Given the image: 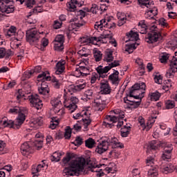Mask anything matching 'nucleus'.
<instances>
[{
	"label": "nucleus",
	"mask_w": 177,
	"mask_h": 177,
	"mask_svg": "<svg viewBox=\"0 0 177 177\" xmlns=\"http://www.w3.org/2000/svg\"><path fill=\"white\" fill-rule=\"evenodd\" d=\"M146 84L143 82L135 84L129 91V95L124 98V102L129 109H136L140 105L142 98L145 96Z\"/></svg>",
	"instance_id": "nucleus-1"
},
{
	"label": "nucleus",
	"mask_w": 177,
	"mask_h": 177,
	"mask_svg": "<svg viewBox=\"0 0 177 177\" xmlns=\"http://www.w3.org/2000/svg\"><path fill=\"white\" fill-rule=\"evenodd\" d=\"M95 30H97L99 32L103 31L100 37H96L97 42L100 44H107L109 39L113 38V33L109 30L105 28H115V24L110 20L101 19L100 21L96 22L94 25Z\"/></svg>",
	"instance_id": "nucleus-2"
},
{
	"label": "nucleus",
	"mask_w": 177,
	"mask_h": 177,
	"mask_svg": "<svg viewBox=\"0 0 177 177\" xmlns=\"http://www.w3.org/2000/svg\"><path fill=\"white\" fill-rule=\"evenodd\" d=\"M109 115H106L103 122L104 127L106 128H113L114 122H118L117 128H121L124 125V118L125 117V112L121 109H114L111 111Z\"/></svg>",
	"instance_id": "nucleus-3"
},
{
	"label": "nucleus",
	"mask_w": 177,
	"mask_h": 177,
	"mask_svg": "<svg viewBox=\"0 0 177 177\" xmlns=\"http://www.w3.org/2000/svg\"><path fill=\"white\" fill-rule=\"evenodd\" d=\"M85 158H77L69 162V167L64 169V174L66 176H78L80 172L84 171L85 167Z\"/></svg>",
	"instance_id": "nucleus-4"
},
{
	"label": "nucleus",
	"mask_w": 177,
	"mask_h": 177,
	"mask_svg": "<svg viewBox=\"0 0 177 177\" xmlns=\"http://www.w3.org/2000/svg\"><path fill=\"white\" fill-rule=\"evenodd\" d=\"M138 3L141 8L146 9L145 17L149 20L154 19V17L158 15V10L154 6V2L149 0H138Z\"/></svg>",
	"instance_id": "nucleus-5"
},
{
	"label": "nucleus",
	"mask_w": 177,
	"mask_h": 177,
	"mask_svg": "<svg viewBox=\"0 0 177 177\" xmlns=\"http://www.w3.org/2000/svg\"><path fill=\"white\" fill-rule=\"evenodd\" d=\"M43 35L44 32H39L35 28L29 29L26 31V41L30 45L37 48Z\"/></svg>",
	"instance_id": "nucleus-6"
},
{
	"label": "nucleus",
	"mask_w": 177,
	"mask_h": 177,
	"mask_svg": "<svg viewBox=\"0 0 177 177\" xmlns=\"http://www.w3.org/2000/svg\"><path fill=\"white\" fill-rule=\"evenodd\" d=\"M79 14L80 15L77 16V17L72 18L70 21L71 24L68 27L70 34H74L75 31H78L80 27H82V26L85 24V22H82V18L85 17L86 12L80 10H79Z\"/></svg>",
	"instance_id": "nucleus-7"
},
{
	"label": "nucleus",
	"mask_w": 177,
	"mask_h": 177,
	"mask_svg": "<svg viewBox=\"0 0 177 177\" xmlns=\"http://www.w3.org/2000/svg\"><path fill=\"white\" fill-rule=\"evenodd\" d=\"M37 81L41 82L38 91L40 95H46L49 93V86L45 81H50V75L48 72H43L37 76Z\"/></svg>",
	"instance_id": "nucleus-8"
},
{
	"label": "nucleus",
	"mask_w": 177,
	"mask_h": 177,
	"mask_svg": "<svg viewBox=\"0 0 177 177\" xmlns=\"http://www.w3.org/2000/svg\"><path fill=\"white\" fill-rule=\"evenodd\" d=\"M24 121H26V115L19 113L14 122L13 120L4 119L1 120V124L4 127H8V128H14V129H19Z\"/></svg>",
	"instance_id": "nucleus-9"
},
{
	"label": "nucleus",
	"mask_w": 177,
	"mask_h": 177,
	"mask_svg": "<svg viewBox=\"0 0 177 177\" xmlns=\"http://www.w3.org/2000/svg\"><path fill=\"white\" fill-rule=\"evenodd\" d=\"M70 93L64 92V106L71 111V113H74L77 110V104L80 102V100L77 97L71 96L69 97Z\"/></svg>",
	"instance_id": "nucleus-10"
},
{
	"label": "nucleus",
	"mask_w": 177,
	"mask_h": 177,
	"mask_svg": "<svg viewBox=\"0 0 177 177\" xmlns=\"http://www.w3.org/2000/svg\"><path fill=\"white\" fill-rule=\"evenodd\" d=\"M149 30L150 32L145 38V41L147 44H154L161 38V33L158 28H157V25L155 24H152L149 26Z\"/></svg>",
	"instance_id": "nucleus-11"
},
{
	"label": "nucleus",
	"mask_w": 177,
	"mask_h": 177,
	"mask_svg": "<svg viewBox=\"0 0 177 177\" xmlns=\"http://www.w3.org/2000/svg\"><path fill=\"white\" fill-rule=\"evenodd\" d=\"M86 87V82L80 80L76 85L71 84L66 86L64 89V92H65V93H69V95H73L75 93V92H80L82 89H85Z\"/></svg>",
	"instance_id": "nucleus-12"
},
{
	"label": "nucleus",
	"mask_w": 177,
	"mask_h": 177,
	"mask_svg": "<svg viewBox=\"0 0 177 177\" xmlns=\"http://www.w3.org/2000/svg\"><path fill=\"white\" fill-rule=\"evenodd\" d=\"M120 60H115L113 62L109 64V66H106L104 68L102 66H98L96 68L97 73L101 78H106V77H107V73H109V71H110V70L113 68L118 67V66H120Z\"/></svg>",
	"instance_id": "nucleus-13"
},
{
	"label": "nucleus",
	"mask_w": 177,
	"mask_h": 177,
	"mask_svg": "<svg viewBox=\"0 0 177 177\" xmlns=\"http://www.w3.org/2000/svg\"><path fill=\"white\" fill-rule=\"evenodd\" d=\"M29 101L32 107L37 109V110H41L44 104H42V100L39 98L38 94H32L28 96Z\"/></svg>",
	"instance_id": "nucleus-14"
},
{
	"label": "nucleus",
	"mask_w": 177,
	"mask_h": 177,
	"mask_svg": "<svg viewBox=\"0 0 177 177\" xmlns=\"http://www.w3.org/2000/svg\"><path fill=\"white\" fill-rule=\"evenodd\" d=\"M109 150V138L106 137L101 142L98 143L95 148V153L103 154Z\"/></svg>",
	"instance_id": "nucleus-15"
},
{
	"label": "nucleus",
	"mask_w": 177,
	"mask_h": 177,
	"mask_svg": "<svg viewBox=\"0 0 177 177\" xmlns=\"http://www.w3.org/2000/svg\"><path fill=\"white\" fill-rule=\"evenodd\" d=\"M85 0H71L67 4V10L69 12H75L77 8L84 6Z\"/></svg>",
	"instance_id": "nucleus-16"
},
{
	"label": "nucleus",
	"mask_w": 177,
	"mask_h": 177,
	"mask_svg": "<svg viewBox=\"0 0 177 177\" xmlns=\"http://www.w3.org/2000/svg\"><path fill=\"white\" fill-rule=\"evenodd\" d=\"M53 44L55 50H63L64 49V36H63L62 35H57L53 41Z\"/></svg>",
	"instance_id": "nucleus-17"
},
{
	"label": "nucleus",
	"mask_w": 177,
	"mask_h": 177,
	"mask_svg": "<svg viewBox=\"0 0 177 177\" xmlns=\"http://www.w3.org/2000/svg\"><path fill=\"white\" fill-rule=\"evenodd\" d=\"M177 71V58L173 57L171 62H170V69H169L166 73L167 78H172L174 77V74Z\"/></svg>",
	"instance_id": "nucleus-18"
},
{
	"label": "nucleus",
	"mask_w": 177,
	"mask_h": 177,
	"mask_svg": "<svg viewBox=\"0 0 177 177\" xmlns=\"http://www.w3.org/2000/svg\"><path fill=\"white\" fill-rule=\"evenodd\" d=\"M100 89L101 95H110L111 93V86L107 80H102L100 83Z\"/></svg>",
	"instance_id": "nucleus-19"
},
{
	"label": "nucleus",
	"mask_w": 177,
	"mask_h": 177,
	"mask_svg": "<svg viewBox=\"0 0 177 177\" xmlns=\"http://www.w3.org/2000/svg\"><path fill=\"white\" fill-rule=\"evenodd\" d=\"M104 167L106 165L104 164H100V165H93L91 169V172H95L96 176L102 177L104 176Z\"/></svg>",
	"instance_id": "nucleus-20"
},
{
	"label": "nucleus",
	"mask_w": 177,
	"mask_h": 177,
	"mask_svg": "<svg viewBox=\"0 0 177 177\" xmlns=\"http://www.w3.org/2000/svg\"><path fill=\"white\" fill-rule=\"evenodd\" d=\"M93 106L97 111H103L106 106V101L100 96L94 100Z\"/></svg>",
	"instance_id": "nucleus-21"
},
{
	"label": "nucleus",
	"mask_w": 177,
	"mask_h": 177,
	"mask_svg": "<svg viewBox=\"0 0 177 177\" xmlns=\"http://www.w3.org/2000/svg\"><path fill=\"white\" fill-rule=\"evenodd\" d=\"M34 151L31 142H25L21 145V153L23 156H28Z\"/></svg>",
	"instance_id": "nucleus-22"
},
{
	"label": "nucleus",
	"mask_w": 177,
	"mask_h": 177,
	"mask_svg": "<svg viewBox=\"0 0 177 177\" xmlns=\"http://www.w3.org/2000/svg\"><path fill=\"white\" fill-rule=\"evenodd\" d=\"M79 42L81 45H89V44H91L92 45H97L96 37H91L88 36H84L80 38Z\"/></svg>",
	"instance_id": "nucleus-23"
},
{
	"label": "nucleus",
	"mask_w": 177,
	"mask_h": 177,
	"mask_svg": "<svg viewBox=\"0 0 177 177\" xmlns=\"http://www.w3.org/2000/svg\"><path fill=\"white\" fill-rule=\"evenodd\" d=\"M50 104L54 109L55 113H63V109H62V101H60V99L53 97L51 98Z\"/></svg>",
	"instance_id": "nucleus-24"
},
{
	"label": "nucleus",
	"mask_w": 177,
	"mask_h": 177,
	"mask_svg": "<svg viewBox=\"0 0 177 177\" xmlns=\"http://www.w3.org/2000/svg\"><path fill=\"white\" fill-rule=\"evenodd\" d=\"M172 145L165 147L162 155V159L164 160V161H169V160H171L172 157Z\"/></svg>",
	"instance_id": "nucleus-25"
},
{
	"label": "nucleus",
	"mask_w": 177,
	"mask_h": 177,
	"mask_svg": "<svg viewBox=\"0 0 177 177\" xmlns=\"http://www.w3.org/2000/svg\"><path fill=\"white\" fill-rule=\"evenodd\" d=\"M110 145L113 149H124V144L121 143L115 137L109 138V146Z\"/></svg>",
	"instance_id": "nucleus-26"
},
{
	"label": "nucleus",
	"mask_w": 177,
	"mask_h": 177,
	"mask_svg": "<svg viewBox=\"0 0 177 177\" xmlns=\"http://www.w3.org/2000/svg\"><path fill=\"white\" fill-rule=\"evenodd\" d=\"M46 168H48V164H46V160H44L36 167L32 168V173L35 175V174H38V172H41V171L46 169Z\"/></svg>",
	"instance_id": "nucleus-27"
},
{
	"label": "nucleus",
	"mask_w": 177,
	"mask_h": 177,
	"mask_svg": "<svg viewBox=\"0 0 177 177\" xmlns=\"http://www.w3.org/2000/svg\"><path fill=\"white\" fill-rule=\"evenodd\" d=\"M138 122L143 129H147V131H149V129L153 127V124L156 122V120H154V118H152V120H149L146 126V124H145V119H143L142 117H140L138 118Z\"/></svg>",
	"instance_id": "nucleus-28"
},
{
	"label": "nucleus",
	"mask_w": 177,
	"mask_h": 177,
	"mask_svg": "<svg viewBox=\"0 0 177 177\" xmlns=\"http://www.w3.org/2000/svg\"><path fill=\"white\" fill-rule=\"evenodd\" d=\"M64 70H66V60L61 59L56 64L55 74L60 75V74H63Z\"/></svg>",
	"instance_id": "nucleus-29"
},
{
	"label": "nucleus",
	"mask_w": 177,
	"mask_h": 177,
	"mask_svg": "<svg viewBox=\"0 0 177 177\" xmlns=\"http://www.w3.org/2000/svg\"><path fill=\"white\" fill-rule=\"evenodd\" d=\"M84 117H91V112L88 109H83L82 111L73 115L74 120H82Z\"/></svg>",
	"instance_id": "nucleus-30"
},
{
	"label": "nucleus",
	"mask_w": 177,
	"mask_h": 177,
	"mask_svg": "<svg viewBox=\"0 0 177 177\" xmlns=\"http://www.w3.org/2000/svg\"><path fill=\"white\" fill-rule=\"evenodd\" d=\"M104 10H107V6H106V4L104 3L101 4L100 7L96 4H93L91 8V12L95 15L99 13V12L102 13V12H104Z\"/></svg>",
	"instance_id": "nucleus-31"
},
{
	"label": "nucleus",
	"mask_w": 177,
	"mask_h": 177,
	"mask_svg": "<svg viewBox=\"0 0 177 177\" xmlns=\"http://www.w3.org/2000/svg\"><path fill=\"white\" fill-rule=\"evenodd\" d=\"M120 72L115 71L109 76V80L113 85H118L120 84V77H118Z\"/></svg>",
	"instance_id": "nucleus-32"
},
{
	"label": "nucleus",
	"mask_w": 177,
	"mask_h": 177,
	"mask_svg": "<svg viewBox=\"0 0 177 177\" xmlns=\"http://www.w3.org/2000/svg\"><path fill=\"white\" fill-rule=\"evenodd\" d=\"M113 50L108 48L105 50L104 62L106 63H114V56H113Z\"/></svg>",
	"instance_id": "nucleus-33"
},
{
	"label": "nucleus",
	"mask_w": 177,
	"mask_h": 177,
	"mask_svg": "<svg viewBox=\"0 0 177 177\" xmlns=\"http://www.w3.org/2000/svg\"><path fill=\"white\" fill-rule=\"evenodd\" d=\"M174 169H175V167L171 163L162 164L160 166V171L162 174H169V172H172Z\"/></svg>",
	"instance_id": "nucleus-34"
},
{
	"label": "nucleus",
	"mask_w": 177,
	"mask_h": 177,
	"mask_svg": "<svg viewBox=\"0 0 177 177\" xmlns=\"http://www.w3.org/2000/svg\"><path fill=\"white\" fill-rule=\"evenodd\" d=\"M0 10L3 13H13L15 12V6L13 5H5V6H1Z\"/></svg>",
	"instance_id": "nucleus-35"
},
{
	"label": "nucleus",
	"mask_w": 177,
	"mask_h": 177,
	"mask_svg": "<svg viewBox=\"0 0 177 177\" xmlns=\"http://www.w3.org/2000/svg\"><path fill=\"white\" fill-rule=\"evenodd\" d=\"M148 177H158V167L157 166H152L148 169Z\"/></svg>",
	"instance_id": "nucleus-36"
},
{
	"label": "nucleus",
	"mask_w": 177,
	"mask_h": 177,
	"mask_svg": "<svg viewBox=\"0 0 177 177\" xmlns=\"http://www.w3.org/2000/svg\"><path fill=\"white\" fill-rule=\"evenodd\" d=\"M117 17L118 19V26L121 27V26H124L127 22V15H125L123 12H118Z\"/></svg>",
	"instance_id": "nucleus-37"
},
{
	"label": "nucleus",
	"mask_w": 177,
	"mask_h": 177,
	"mask_svg": "<svg viewBox=\"0 0 177 177\" xmlns=\"http://www.w3.org/2000/svg\"><path fill=\"white\" fill-rule=\"evenodd\" d=\"M138 30L140 34H146L147 32V24H146L145 20H142L138 23Z\"/></svg>",
	"instance_id": "nucleus-38"
},
{
	"label": "nucleus",
	"mask_w": 177,
	"mask_h": 177,
	"mask_svg": "<svg viewBox=\"0 0 177 177\" xmlns=\"http://www.w3.org/2000/svg\"><path fill=\"white\" fill-rule=\"evenodd\" d=\"M81 59H88V57L91 56V50L88 48H82L77 52Z\"/></svg>",
	"instance_id": "nucleus-39"
},
{
	"label": "nucleus",
	"mask_w": 177,
	"mask_h": 177,
	"mask_svg": "<svg viewBox=\"0 0 177 177\" xmlns=\"http://www.w3.org/2000/svg\"><path fill=\"white\" fill-rule=\"evenodd\" d=\"M129 41H132L133 42H136L139 39V34L135 30H131L129 33L127 34Z\"/></svg>",
	"instance_id": "nucleus-40"
},
{
	"label": "nucleus",
	"mask_w": 177,
	"mask_h": 177,
	"mask_svg": "<svg viewBox=\"0 0 177 177\" xmlns=\"http://www.w3.org/2000/svg\"><path fill=\"white\" fill-rule=\"evenodd\" d=\"M91 99H93V90L88 89L84 92L82 100L87 102L88 100H91Z\"/></svg>",
	"instance_id": "nucleus-41"
},
{
	"label": "nucleus",
	"mask_w": 177,
	"mask_h": 177,
	"mask_svg": "<svg viewBox=\"0 0 177 177\" xmlns=\"http://www.w3.org/2000/svg\"><path fill=\"white\" fill-rule=\"evenodd\" d=\"M160 142L152 140L148 145V150H158L160 149Z\"/></svg>",
	"instance_id": "nucleus-42"
},
{
	"label": "nucleus",
	"mask_w": 177,
	"mask_h": 177,
	"mask_svg": "<svg viewBox=\"0 0 177 177\" xmlns=\"http://www.w3.org/2000/svg\"><path fill=\"white\" fill-rule=\"evenodd\" d=\"M64 154L63 152L55 151L53 153L51 156V161H54L55 162H59L60 161V158Z\"/></svg>",
	"instance_id": "nucleus-43"
},
{
	"label": "nucleus",
	"mask_w": 177,
	"mask_h": 177,
	"mask_svg": "<svg viewBox=\"0 0 177 177\" xmlns=\"http://www.w3.org/2000/svg\"><path fill=\"white\" fill-rule=\"evenodd\" d=\"M93 52L95 62H100V60H102V57H103V54H102V52H100V50H99L97 48H94Z\"/></svg>",
	"instance_id": "nucleus-44"
},
{
	"label": "nucleus",
	"mask_w": 177,
	"mask_h": 177,
	"mask_svg": "<svg viewBox=\"0 0 177 177\" xmlns=\"http://www.w3.org/2000/svg\"><path fill=\"white\" fill-rule=\"evenodd\" d=\"M129 131H131V127L124 126V127L120 129V135L122 138H127V136L129 135Z\"/></svg>",
	"instance_id": "nucleus-45"
},
{
	"label": "nucleus",
	"mask_w": 177,
	"mask_h": 177,
	"mask_svg": "<svg viewBox=\"0 0 177 177\" xmlns=\"http://www.w3.org/2000/svg\"><path fill=\"white\" fill-rule=\"evenodd\" d=\"M32 123L35 125V128H38V127H41L44 124V118L41 117L35 118L32 120Z\"/></svg>",
	"instance_id": "nucleus-46"
},
{
	"label": "nucleus",
	"mask_w": 177,
	"mask_h": 177,
	"mask_svg": "<svg viewBox=\"0 0 177 177\" xmlns=\"http://www.w3.org/2000/svg\"><path fill=\"white\" fill-rule=\"evenodd\" d=\"M149 97L153 102H157V100H159L160 97H161V93H158V91H155L149 93Z\"/></svg>",
	"instance_id": "nucleus-47"
},
{
	"label": "nucleus",
	"mask_w": 177,
	"mask_h": 177,
	"mask_svg": "<svg viewBox=\"0 0 177 177\" xmlns=\"http://www.w3.org/2000/svg\"><path fill=\"white\" fill-rule=\"evenodd\" d=\"M95 140L90 138L85 141V146L88 147V149H93V147H95Z\"/></svg>",
	"instance_id": "nucleus-48"
},
{
	"label": "nucleus",
	"mask_w": 177,
	"mask_h": 177,
	"mask_svg": "<svg viewBox=\"0 0 177 177\" xmlns=\"http://www.w3.org/2000/svg\"><path fill=\"white\" fill-rule=\"evenodd\" d=\"M33 146H35V147L37 149V150H39V149H42V146H44V142L42 141V138L36 139L33 142Z\"/></svg>",
	"instance_id": "nucleus-49"
},
{
	"label": "nucleus",
	"mask_w": 177,
	"mask_h": 177,
	"mask_svg": "<svg viewBox=\"0 0 177 177\" xmlns=\"http://www.w3.org/2000/svg\"><path fill=\"white\" fill-rule=\"evenodd\" d=\"M168 59H169V55H168L167 53H162L159 56L160 63H167Z\"/></svg>",
	"instance_id": "nucleus-50"
},
{
	"label": "nucleus",
	"mask_w": 177,
	"mask_h": 177,
	"mask_svg": "<svg viewBox=\"0 0 177 177\" xmlns=\"http://www.w3.org/2000/svg\"><path fill=\"white\" fill-rule=\"evenodd\" d=\"M52 82H53V87L55 89L60 88V86L62 85V81L59 80V79H57L56 77H53L52 79Z\"/></svg>",
	"instance_id": "nucleus-51"
},
{
	"label": "nucleus",
	"mask_w": 177,
	"mask_h": 177,
	"mask_svg": "<svg viewBox=\"0 0 177 177\" xmlns=\"http://www.w3.org/2000/svg\"><path fill=\"white\" fill-rule=\"evenodd\" d=\"M146 162L147 167H154L155 165H153L156 162L154 156H148L146 159Z\"/></svg>",
	"instance_id": "nucleus-52"
},
{
	"label": "nucleus",
	"mask_w": 177,
	"mask_h": 177,
	"mask_svg": "<svg viewBox=\"0 0 177 177\" xmlns=\"http://www.w3.org/2000/svg\"><path fill=\"white\" fill-rule=\"evenodd\" d=\"M135 49H136V46H135V44H127L125 46V51L128 52V53H132Z\"/></svg>",
	"instance_id": "nucleus-53"
},
{
	"label": "nucleus",
	"mask_w": 177,
	"mask_h": 177,
	"mask_svg": "<svg viewBox=\"0 0 177 177\" xmlns=\"http://www.w3.org/2000/svg\"><path fill=\"white\" fill-rule=\"evenodd\" d=\"M89 58L82 59V61L79 64V68H84V67H87L89 66Z\"/></svg>",
	"instance_id": "nucleus-54"
},
{
	"label": "nucleus",
	"mask_w": 177,
	"mask_h": 177,
	"mask_svg": "<svg viewBox=\"0 0 177 177\" xmlns=\"http://www.w3.org/2000/svg\"><path fill=\"white\" fill-rule=\"evenodd\" d=\"M82 122H83L85 129H86L88 126L91 124V120L89 118V116H84V118H82Z\"/></svg>",
	"instance_id": "nucleus-55"
},
{
	"label": "nucleus",
	"mask_w": 177,
	"mask_h": 177,
	"mask_svg": "<svg viewBox=\"0 0 177 177\" xmlns=\"http://www.w3.org/2000/svg\"><path fill=\"white\" fill-rule=\"evenodd\" d=\"M10 113H12V114H23V109L19 106H15L14 108H12L9 111Z\"/></svg>",
	"instance_id": "nucleus-56"
},
{
	"label": "nucleus",
	"mask_w": 177,
	"mask_h": 177,
	"mask_svg": "<svg viewBox=\"0 0 177 177\" xmlns=\"http://www.w3.org/2000/svg\"><path fill=\"white\" fill-rule=\"evenodd\" d=\"M165 106L167 110L174 109V107H175V101L171 100H167L165 102Z\"/></svg>",
	"instance_id": "nucleus-57"
},
{
	"label": "nucleus",
	"mask_w": 177,
	"mask_h": 177,
	"mask_svg": "<svg viewBox=\"0 0 177 177\" xmlns=\"http://www.w3.org/2000/svg\"><path fill=\"white\" fill-rule=\"evenodd\" d=\"M82 71V74H83V77H86V75H89V73H91V68L89 66H84V68H80Z\"/></svg>",
	"instance_id": "nucleus-58"
},
{
	"label": "nucleus",
	"mask_w": 177,
	"mask_h": 177,
	"mask_svg": "<svg viewBox=\"0 0 177 177\" xmlns=\"http://www.w3.org/2000/svg\"><path fill=\"white\" fill-rule=\"evenodd\" d=\"M16 34V27L11 26L7 31L6 37H12Z\"/></svg>",
	"instance_id": "nucleus-59"
},
{
	"label": "nucleus",
	"mask_w": 177,
	"mask_h": 177,
	"mask_svg": "<svg viewBox=\"0 0 177 177\" xmlns=\"http://www.w3.org/2000/svg\"><path fill=\"white\" fill-rule=\"evenodd\" d=\"M73 77H76L77 78H79L80 77H84L81 68H76L75 71L73 73Z\"/></svg>",
	"instance_id": "nucleus-60"
},
{
	"label": "nucleus",
	"mask_w": 177,
	"mask_h": 177,
	"mask_svg": "<svg viewBox=\"0 0 177 177\" xmlns=\"http://www.w3.org/2000/svg\"><path fill=\"white\" fill-rule=\"evenodd\" d=\"M84 143V139L80 136L76 137L75 141L73 142L75 146H81Z\"/></svg>",
	"instance_id": "nucleus-61"
},
{
	"label": "nucleus",
	"mask_w": 177,
	"mask_h": 177,
	"mask_svg": "<svg viewBox=\"0 0 177 177\" xmlns=\"http://www.w3.org/2000/svg\"><path fill=\"white\" fill-rule=\"evenodd\" d=\"M57 125H59V121H57V120L55 118H51L49 128H50L51 129H55Z\"/></svg>",
	"instance_id": "nucleus-62"
},
{
	"label": "nucleus",
	"mask_w": 177,
	"mask_h": 177,
	"mask_svg": "<svg viewBox=\"0 0 177 177\" xmlns=\"http://www.w3.org/2000/svg\"><path fill=\"white\" fill-rule=\"evenodd\" d=\"M104 172L105 174H115V168L110 167H104Z\"/></svg>",
	"instance_id": "nucleus-63"
},
{
	"label": "nucleus",
	"mask_w": 177,
	"mask_h": 177,
	"mask_svg": "<svg viewBox=\"0 0 177 177\" xmlns=\"http://www.w3.org/2000/svg\"><path fill=\"white\" fill-rule=\"evenodd\" d=\"M34 5H35V0H26L25 1V6L29 9H31Z\"/></svg>",
	"instance_id": "nucleus-64"
}]
</instances>
